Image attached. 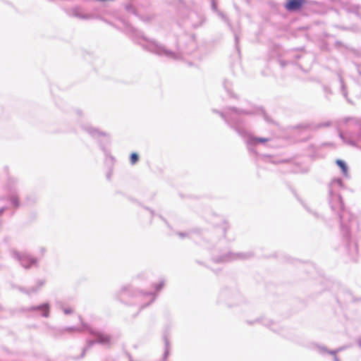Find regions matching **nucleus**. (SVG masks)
<instances>
[{
  "label": "nucleus",
  "instance_id": "ea45409f",
  "mask_svg": "<svg viewBox=\"0 0 361 361\" xmlns=\"http://www.w3.org/2000/svg\"><path fill=\"white\" fill-rule=\"evenodd\" d=\"M141 19H142V20L148 21V20H149V19H150V18H149V17H147L146 19H144V18H141Z\"/></svg>",
  "mask_w": 361,
  "mask_h": 361
},
{
  "label": "nucleus",
  "instance_id": "7ed1b4c3",
  "mask_svg": "<svg viewBox=\"0 0 361 361\" xmlns=\"http://www.w3.org/2000/svg\"><path fill=\"white\" fill-rule=\"evenodd\" d=\"M80 320H81V317H79ZM81 328H78L75 326H70L64 329H59V332L62 334L64 331H88L92 335L94 336V340H90L87 343V345L83 348L80 357H83L85 356V352L90 348L94 344L99 343L103 345L109 346L111 343V337L98 331H94L90 326L81 322Z\"/></svg>",
  "mask_w": 361,
  "mask_h": 361
},
{
  "label": "nucleus",
  "instance_id": "20e7f679",
  "mask_svg": "<svg viewBox=\"0 0 361 361\" xmlns=\"http://www.w3.org/2000/svg\"><path fill=\"white\" fill-rule=\"evenodd\" d=\"M140 44L142 47L149 51L157 55L166 57L169 59H179L181 57L180 52L173 51L166 49L164 45L158 43L154 39H149L143 37Z\"/></svg>",
  "mask_w": 361,
  "mask_h": 361
},
{
  "label": "nucleus",
  "instance_id": "2f4dec72",
  "mask_svg": "<svg viewBox=\"0 0 361 361\" xmlns=\"http://www.w3.org/2000/svg\"><path fill=\"white\" fill-rule=\"evenodd\" d=\"M324 92L326 93V94H331V92L330 90V89L328 87H324Z\"/></svg>",
  "mask_w": 361,
  "mask_h": 361
},
{
  "label": "nucleus",
  "instance_id": "cd10ccee",
  "mask_svg": "<svg viewBox=\"0 0 361 361\" xmlns=\"http://www.w3.org/2000/svg\"><path fill=\"white\" fill-rule=\"evenodd\" d=\"M126 10L129 12V13H132L133 14H135V16H137V12L135 11V9L132 6H126Z\"/></svg>",
  "mask_w": 361,
  "mask_h": 361
},
{
  "label": "nucleus",
  "instance_id": "f3484780",
  "mask_svg": "<svg viewBox=\"0 0 361 361\" xmlns=\"http://www.w3.org/2000/svg\"><path fill=\"white\" fill-rule=\"evenodd\" d=\"M37 200V197L35 195H28L25 197L23 204L29 206L34 204Z\"/></svg>",
  "mask_w": 361,
  "mask_h": 361
},
{
  "label": "nucleus",
  "instance_id": "6e6552de",
  "mask_svg": "<svg viewBox=\"0 0 361 361\" xmlns=\"http://www.w3.org/2000/svg\"><path fill=\"white\" fill-rule=\"evenodd\" d=\"M25 312H37L38 314L45 318L49 316L50 306L48 302H45L39 305H34L27 308H24Z\"/></svg>",
  "mask_w": 361,
  "mask_h": 361
},
{
  "label": "nucleus",
  "instance_id": "9d476101",
  "mask_svg": "<svg viewBox=\"0 0 361 361\" xmlns=\"http://www.w3.org/2000/svg\"><path fill=\"white\" fill-rule=\"evenodd\" d=\"M347 348H348V346H342V347H340V348H338L336 350H329L327 349L325 346L324 345H316V349H317V351L322 355H331L334 356V361H340V360L338 359V357H337L336 354L345 349H346Z\"/></svg>",
  "mask_w": 361,
  "mask_h": 361
},
{
  "label": "nucleus",
  "instance_id": "393cba45",
  "mask_svg": "<svg viewBox=\"0 0 361 361\" xmlns=\"http://www.w3.org/2000/svg\"><path fill=\"white\" fill-rule=\"evenodd\" d=\"M164 286V281H161L159 283L154 285V288L156 291H159Z\"/></svg>",
  "mask_w": 361,
  "mask_h": 361
},
{
  "label": "nucleus",
  "instance_id": "f03ea898",
  "mask_svg": "<svg viewBox=\"0 0 361 361\" xmlns=\"http://www.w3.org/2000/svg\"><path fill=\"white\" fill-rule=\"evenodd\" d=\"M343 188V183L341 178H334L331 181L329 185V202L332 210L338 214L341 220V230L346 243H348L350 239L349 228L344 224L345 212L340 194Z\"/></svg>",
  "mask_w": 361,
  "mask_h": 361
},
{
  "label": "nucleus",
  "instance_id": "423d86ee",
  "mask_svg": "<svg viewBox=\"0 0 361 361\" xmlns=\"http://www.w3.org/2000/svg\"><path fill=\"white\" fill-rule=\"evenodd\" d=\"M17 183L16 178H8L6 185L7 195L1 198V200H6L14 209H17L20 206L19 195L17 192Z\"/></svg>",
  "mask_w": 361,
  "mask_h": 361
},
{
  "label": "nucleus",
  "instance_id": "a19ab883",
  "mask_svg": "<svg viewBox=\"0 0 361 361\" xmlns=\"http://www.w3.org/2000/svg\"><path fill=\"white\" fill-rule=\"evenodd\" d=\"M197 25H199V24H198V23H194V24H193V26H195H195H197Z\"/></svg>",
  "mask_w": 361,
  "mask_h": 361
},
{
  "label": "nucleus",
  "instance_id": "473e14b6",
  "mask_svg": "<svg viewBox=\"0 0 361 361\" xmlns=\"http://www.w3.org/2000/svg\"><path fill=\"white\" fill-rule=\"evenodd\" d=\"M75 113L77 114V115L78 116H82V111L81 110L78 109V110L75 111Z\"/></svg>",
  "mask_w": 361,
  "mask_h": 361
},
{
  "label": "nucleus",
  "instance_id": "72a5a7b5",
  "mask_svg": "<svg viewBox=\"0 0 361 361\" xmlns=\"http://www.w3.org/2000/svg\"><path fill=\"white\" fill-rule=\"evenodd\" d=\"M212 6L213 10H215V11L216 10V6L214 1L212 2Z\"/></svg>",
  "mask_w": 361,
  "mask_h": 361
},
{
  "label": "nucleus",
  "instance_id": "412c9836",
  "mask_svg": "<svg viewBox=\"0 0 361 361\" xmlns=\"http://www.w3.org/2000/svg\"><path fill=\"white\" fill-rule=\"evenodd\" d=\"M257 322L262 323L263 325L266 326L270 327L272 324V322L267 318H260L257 320Z\"/></svg>",
  "mask_w": 361,
  "mask_h": 361
},
{
  "label": "nucleus",
  "instance_id": "9b49d317",
  "mask_svg": "<svg viewBox=\"0 0 361 361\" xmlns=\"http://www.w3.org/2000/svg\"><path fill=\"white\" fill-rule=\"evenodd\" d=\"M68 14L81 20H91L94 18V15L85 13L80 7L72 8L68 11Z\"/></svg>",
  "mask_w": 361,
  "mask_h": 361
},
{
  "label": "nucleus",
  "instance_id": "e433bc0d",
  "mask_svg": "<svg viewBox=\"0 0 361 361\" xmlns=\"http://www.w3.org/2000/svg\"><path fill=\"white\" fill-rule=\"evenodd\" d=\"M194 16H196V13L195 12H191L190 13V18H192Z\"/></svg>",
  "mask_w": 361,
  "mask_h": 361
},
{
  "label": "nucleus",
  "instance_id": "2eb2a0df",
  "mask_svg": "<svg viewBox=\"0 0 361 361\" xmlns=\"http://www.w3.org/2000/svg\"><path fill=\"white\" fill-rule=\"evenodd\" d=\"M232 82L227 79L224 80L223 82L224 88L227 92L228 96L230 97L237 98L235 94L232 91Z\"/></svg>",
  "mask_w": 361,
  "mask_h": 361
},
{
  "label": "nucleus",
  "instance_id": "1a4fd4ad",
  "mask_svg": "<svg viewBox=\"0 0 361 361\" xmlns=\"http://www.w3.org/2000/svg\"><path fill=\"white\" fill-rule=\"evenodd\" d=\"M247 254L245 253H233L228 252L227 254L221 255L218 258H214V261L218 263L220 262H228L238 259H246L249 257Z\"/></svg>",
  "mask_w": 361,
  "mask_h": 361
},
{
  "label": "nucleus",
  "instance_id": "7c9ffc66",
  "mask_svg": "<svg viewBox=\"0 0 361 361\" xmlns=\"http://www.w3.org/2000/svg\"><path fill=\"white\" fill-rule=\"evenodd\" d=\"M8 209L7 206H3L0 207V216L2 215V214Z\"/></svg>",
  "mask_w": 361,
  "mask_h": 361
},
{
  "label": "nucleus",
  "instance_id": "5701e85b",
  "mask_svg": "<svg viewBox=\"0 0 361 361\" xmlns=\"http://www.w3.org/2000/svg\"><path fill=\"white\" fill-rule=\"evenodd\" d=\"M259 157L264 161H267V160L271 161L272 163L274 164H276V163H279V162H283V161H274V160H272V159L268 156V155H266V154H261L259 155Z\"/></svg>",
  "mask_w": 361,
  "mask_h": 361
},
{
  "label": "nucleus",
  "instance_id": "a211bd4d",
  "mask_svg": "<svg viewBox=\"0 0 361 361\" xmlns=\"http://www.w3.org/2000/svg\"><path fill=\"white\" fill-rule=\"evenodd\" d=\"M340 138L345 143H348L350 145H355V141L351 137L347 136V135L343 134L342 132L339 133Z\"/></svg>",
  "mask_w": 361,
  "mask_h": 361
},
{
  "label": "nucleus",
  "instance_id": "4be33fe9",
  "mask_svg": "<svg viewBox=\"0 0 361 361\" xmlns=\"http://www.w3.org/2000/svg\"><path fill=\"white\" fill-rule=\"evenodd\" d=\"M330 125H331V123L329 121H327V122L319 123L317 126H314L310 127V128H312V129H318V128H320L328 127Z\"/></svg>",
  "mask_w": 361,
  "mask_h": 361
},
{
  "label": "nucleus",
  "instance_id": "b1692460",
  "mask_svg": "<svg viewBox=\"0 0 361 361\" xmlns=\"http://www.w3.org/2000/svg\"><path fill=\"white\" fill-rule=\"evenodd\" d=\"M139 159V156L137 153H132L130 157L131 164L134 165Z\"/></svg>",
  "mask_w": 361,
  "mask_h": 361
},
{
  "label": "nucleus",
  "instance_id": "dca6fc26",
  "mask_svg": "<svg viewBox=\"0 0 361 361\" xmlns=\"http://www.w3.org/2000/svg\"><path fill=\"white\" fill-rule=\"evenodd\" d=\"M336 164L341 168L343 176L345 177H348V167L346 163L341 159H337Z\"/></svg>",
  "mask_w": 361,
  "mask_h": 361
},
{
  "label": "nucleus",
  "instance_id": "f704fd0d",
  "mask_svg": "<svg viewBox=\"0 0 361 361\" xmlns=\"http://www.w3.org/2000/svg\"><path fill=\"white\" fill-rule=\"evenodd\" d=\"M235 43L237 44L238 43V37L237 36L236 34H235Z\"/></svg>",
  "mask_w": 361,
  "mask_h": 361
},
{
  "label": "nucleus",
  "instance_id": "58836bf2",
  "mask_svg": "<svg viewBox=\"0 0 361 361\" xmlns=\"http://www.w3.org/2000/svg\"><path fill=\"white\" fill-rule=\"evenodd\" d=\"M111 172L108 173H107V175H106V177H107V178H108L109 180V179H110V178H111Z\"/></svg>",
  "mask_w": 361,
  "mask_h": 361
},
{
  "label": "nucleus",
  "instance_id": "c85d7f7f",
  "mask_svg": "<svg viewBox=\"0 0 361 361\" xmlns=\"http://www.w3.org/2000/svg\"><path fill=\"white\" fill-rule=\"evenodd\" d=\"M63 311L64 314H70L73 312V310L70 307L63 308Z\"/></svg>",
  "mask_w": 361,
  "mask_h": 361
},
{
  "label": "nucleus",
  "instance_id": "ddd939ff",
  "mask_svg": "<svg viewBox=\"0 0 361 361\" xmlns=\"http://www.w3.org/2000/svg\"><path fill=\"white\" fill-rule=\"evenodd\" d=\"M306 0H288L284 7L288 11H296L302 8Z\"/></svg>",
  "mask_w": 361,
  "mask_h": 361
},
{
  "label": "nucleus",
  "instance_id": "c756f323",
  "mask_svg": "<svg viewBox=\"0 0 361 361\" xmlns=\"http://www.w3.org/2000/svg\"><path fill=\"white\" fill-rule=\"evenodd\" d=\"M229 294L228 291H223L221 293L220 298L221 299L224 298L226 296H227Z\"/></svg>",
  "mask_w": 361,
  "mask_h": 361
},
{
  "label": "nucleus",
  "instance_id": "aec40b11",
  "mask_svg": "<svg viewBox=\"0 0 361 361\" xmlns=\"http://www.w3.org/2000/svg\"><path fill=\"white\" fill-rule=\"evenodd\" d=\"M339 80H340V83H341V94H343V96L348 99V92H347V90H346V88H345V84H344V82H343V80L341 77H339Z\"/></svg>",
  "mask_w": 361,
  "mask_h": 361
},
{
  "label": "nucleus",
  "instance_id": "f8f14e48",
  "mask_svg": "<svg viewBox=\"0 0 361 361\" xmlns=\"http://www.w3.org/2000/svg\"><path fill=\"white\" fill-rule=\"evenodd\" d=\"M85 131H86L89 135H90L92 137H103L104 140H109V135L99 129L94 128L90 125H85L82 127Z\"/></svg>",
  "mask_w": 361,
  "mask_h": 361
},
{
  "label": "nucleus",
  "instance_id": "39448f33",
  "mask_svg": "<svg viewBox=\"0 0 361 361\" xmlns=\"http://www.w3.org/2000/svg\"><path fill=\"white\" fill-rule=\"evenodd\" d=\"M10 254L11 257L25 269L39 267V257H35L26 252H20L16 250H11Z\"/></svg>",
  "mask_w": 361,
  "mask_h": 361
},
{
  "label": "nucleus",
  "instance_id": "4468645a",
  "mask_svg": "<svg viewBox=\"0 0 361 361\" xmlns=\"http://www.w3.org/2000/svg\"><path fill=\"white\" fill-rule=\"evenodd\" d=\"M45 281L44 280H39L37 282L36 286H34L29 289H26L24 288H20L19 290L21 292H23L27 295H30L32 293H37L44 284Z\"/></svg>",
  "mask_w": 361,
  "mask_h": 361
},
{
  "label": "nucleus",
  "instance_id": "c9c22d12",
  "mask_svg": "<svg viewBox=\"0 0 361 361\" xmlns=\"http://www.w3.org/2000/svg\"><path fill=\"white\" fill-rule=\"evenodd\" d=\"M178 235H179V236H180V237H181V238H183V237H185V236L186 235V234H185V233H178Z\"/></svg>",
  "mask_w": 361,
  "mask_h": 361
},
{
  "label": "nucleus",
  "instance_id": "f257e3e1",
  "mask_svg": "<svg viewBox=\"0 0 361 361\" xmlns=\"http://www.w3.org/2000/svg\"><path fill=\"white\" fill-rule=\"evenodd\" d=\"M213 112L219 114L225 122L237 132L244 140L250 152L257 154L255 147L259 144H263L270 140V138L267 137H255L243 128V121L241 116L254 114L255 108L252 106L247 108L228 107L223 111L213 109Z\"/></svg>",
  "mask_w": 361,
  "mask_h": 361
},
{
  "label": "nucleus",
  "instance_id": "4c0bfd02",
  "mask_svg": "<svg viewBox=\"0 0 361 361\" xmlns=\"http://www.w3.org/2000/svg\"><path fill=\"white\" fill-rule=\"evenodd\" d=\"M357 344H358L359 347L361 348V337L358 339Z\"/></svg>",
  "mask_w": 361,
  "mask_h": 361
},
{
  "label": "nucleus",
  "instance_id": "bb28decb",
  "mask_svg": "<svg viewBox=\"0 0 361 361\" xmlns=\"http://www.w3.org/2000/svg\"><path fill=\"white\" fill-rule=\"evenodd\" d=\"M217 13H218V15L221 18V19L223 20H224L225 22H226L229 25V22H228V20L226 18V16L222 12H221L219 11H217Z\"/></svg>",
  "mask_w": 361,
  "mask_h": 361
},
{
  "label": "nucleus",
  "instance_id": "0eeeda50",
  "mask_svg": "<svg viewBox=\"0 0 361 361\" xmlns=\"http://www.w3.org/2000/svg\"><path fill=\"white\" fill-rule=\"evenodd\" d=\"M132 294V296L139 297L140 298L146 299L147 301L146 304L142 305L141 308H144L145 307L151 304L156 298V295L152 293V292H146L143 293L142 291H137L131 293L130 287L128 286H123L121 288L120 291L118 293V298L120 300H123V297L125 295H130Z\"/></svg>",
  "mask_w": 361,
  "mask_h": 361
},
{
  "label": "nucleus",
  "instance_id": "a878e982",
  "mask_svg": "<svg viewBox=\"0 0 361 361\" xmlns=\"http://www.w3.org/2000/svg\"><path fill=\"white\" fill-rule=\"evenodd\" d=\"M46 252H47L46 247H40L39 248V250H38V255H39V257H44V255H45Z\"/></svg>",
  "mask_w": 361,
  "mask_h": 361
},
{
  "label": "nucleus",
  "instance_id": "6ab92c4d",
  "mask_svg": "<svg viewBox=\"0 0 361 361\" xmlns=\"http://www.w3.org/2000/svg\"><path fill=\"white\" fill-rule=\"evenodd\" d=\"M164 343H165V350L163 355V360H165L169 355V341L168 338L164 336Z\"/></svg>",
  "mask_w": 361,
  "mask_h": 361
}]
</instances>
